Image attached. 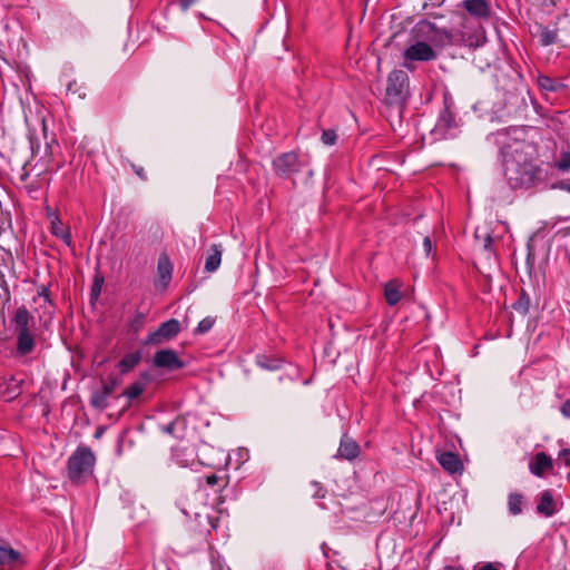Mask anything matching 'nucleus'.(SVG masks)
<instances>
[{"mask_svg":"<svg viewBox=\"0 0 570 570\" xmlns=\"http://www.w3.org/2000/svg\"><path fill=\"white\" fill-rule=\"evenodd\" d=\"M504 176L512 189H529L543 181L542 169L535 163L532 142L515 140L502 148Z\"/></svg>","mask_w":570,"mask_h":570,"instance_id":"nucleus-1","label":"nucleus"},{"mask_svg":"<svg viewBox=\"0 0 570 570\" xmlns=\"http://www.w3.org/2000/svg\"><path fill=\"white\" fill-rule=\"evenodd\" d=\"M96 456L90 448L78 446L67 462L68 478L72 483L83 482L91 473Z\"/></svg>","mask_w":570,"mask_h":570,"instance_id":"nucleus-2","label":"nucleus"},{"mask_svg":"<svg viewBox=\"0 0 570 570\" xmlns=\"http://www.w3.org/2000/svg\"><path fill=\"white\" fill-rule=\"evenodd\" d=\"M32 320L31 314L26 306L16 309L12 323L17 331L16 356H26L33 352L36 347L35 336L29 328V322Z\"/></svg>","mask_w":570,"mask_h":570,"instance_id":"nucleus-3","label":"nucleus"},{"mask_svg":"<svg viewBox=\"0 0 570 570\" xmlns=\"http://www.w3.org/2000/svg\"><path fill=\"white\" fill-rule=\"evenodd\" d=\"M409 97V76L404 70H393L387 76L385 104L402 109Z\"/></svg>","mask_w":570,"mask_h":570,"instance_id":"nucleus-4","label":"nucleus"},{"mask_svg":"<svg viewBox=\"0 0 570 570\" xmlns=\"http://www.w3.org/2000/svg\"><path fill=\"white\" fill-rule=\"evenodd\" d=\"M181 331L180 323L176 318L163 322L157 330L149 333L142 341L145 346H161L173 341Z\"/></svg>","mask_w":570,"mask_h":570,"instance_id":"nucleus-5","label":"nucleus"},{"mask_svg":"<svg viewBox=\"0 0 570 570\" xmlns=\"http://www.w3.org/2000/svg\"><path fill=\"white\" fill-rule=\"evenodd\" d=\"M438 57L435 50L424 41H416L409 46L403 52V66L409 70H414V61L428 62Z\"/></svg>","mask_w":570,"mask_h":570,"instance_id":"nucleus-6","label":"nucleus"},{"mask_svg":"<svg viewBox=\"0 0 570 570\" xmlns=\"http://www.w3.org/2000/svg\"><path fill=\"white\" fill-rule=\"evenodd\" d=\"M413 31L428 38L438 46H449L453 43V33L451 30L439 29L434 23L428 20L417 22Z\"/></svg>","mask_w":570,"mask_h":570,"instance_id":"nucleus-7","label":"nucleus"},{"mask_svg":"<svg viewBox=\"0 0 570 570\" xmlns=\"http://www.w3.org/2000/svg\"><path fill=\"white\" fill-rule=\"evenodd\" d=\"M303 163L295 151L283 153L273 160V169L282 178H289L302 170Z\"/></svg>","mask_w":570,"mask_h":570,"instance_id":"nucleus-8","label":"nucleus"},{"mask_svg":"<svg viewBox=\"0 0 570 570\" xmlns=\"http://www.w3.org/2000/svg\"><path fill=\"white\" fill-rule=\"evenodd\" d=\"M121 383L122 380L119 376L110 374L107 381L102 383L101 389L92 392L90 396V405L100 411L107 409V399Z\"/></svg>","mask_w":570,"mask_h":570,"instance_id":"nucleus-9","label":"nucleus"},{"mask_svg":"<svg viewBox=\"0 0 570 570\" xmlns=\"http://www.w3.org/2000/svg\"><path fill=\"white\" fill-rule=\"evenodd\" d=\"M153 366L167 371H178L186 366V363L179 358L176 351L171 348H163L157 351L151 360Z\"/></svg>","mask_w":570,"mask_h":570,"instance_id":"nucleus-10","label":"nucleus"},{"mask_svg":"<svg viewBox=\"0 0 570 570\" xmlns=\"http://www.w3.org/2000/svg\"><path fill=\"white\" fill-rule=\"evenodd\" d=\"M443 102H444V108L439 116V119L436 122V129L449 131V130L458 127L456 117H455L454 111L452 110L454 102L448 96H444Z\"/></svg>","mask_w":570,"mask_h":570,"instance_id":"nucleus-11","label":"nucleus"},{"mask_svg":"<svg viewBox=\"0 0 570 570\" xmlns=\"http://www.w3.org/2000/svg\"><path fill=\"white\" fill-rule=\"evenodd\" d=\"M360 453L361 448L358 443L348 434H343L337 453L334 458L353 461L360 455Z\"/></svg>","mask_w":570,"mask_h":570,"instance_id":"nucleus-12","label":"nucleus"},{"mask_svg":"<svg viewBox=\"0 0 570 570\" xmlns=\"http://www.w3.org/2000/svg\"><path fill=\"white\" fill-rule=\"evenodd\" d=\"M553 461L546 452H538L529 464L530 472L539 478L552 470Z\"/></svg>","mask_w":570,"mask_h":570,"instance_id":"nucleus-13","label":"nucleus"},{"mask_svg":"<svg viewBox=\"0 0 570 570\" xmlns=\"http://www.w3.org/2000/svg\"><path fill=\"white\" fill-rule=\"evenodd\" d=\"M173 275V263L166 253H161L157 263V277L158 282L164 288L168 286Z\"/></svg>","mask_w":570,"mask_h":570,"instance_id":"nucleus-14","label":"nucleus"},{"mask_svg":"<svg viewBox=\"0 0 570 570\" xmlns=\"http://www.w3.org/2000/svg\"><path fill=\"white\" fill-rule=\"evenodd\" d=\"M461 6L475 18L487 19L491 16L490 6L485 0H464Z\"/></svg>","mask_w":570,"mask_h":570,"instance_id":"nucleus-15","label":"nucleus"},{"mask_svg":"<svg viewBox=\"0 0 570 570\" xmlns=\"http://www.w3.org/2000/svg\"><path fill=\"white\" fill-rule=\"evenodd\" d=\"M16 563H23L21 553L6 540H0V566H14Z\"/></svg>","mask_w":570,"mask_h":570,"instance_id":"nucleus-16","label":"nucleus"},{"mask_svg":"<svg viewBox=\"0 0 570 570\" xmlns=\"http://www.w3.org/2000/svg\"><path fill=\"white\" fill-rule=\"evenodd\" d=\"M440 465L449 473L454 474L462 470V461L459 454L453 452H443L438 458Z\"/></svg>","mask_w":570,"mask_h":570,"instance_id":"nucleus-17","label":"nucleus"},{"mask_svg":"<svg viewBox=\"0 0 570 570\" xmlns=\"http://www.w3.org/2000/svg\"><path fill=\"white\" fill-rule=\"evenodd\" d=\"M557 511L556 502L553 500L552 493L550 490H544L540 494L539 502L537 504V512L547 518L552 517Z\"/></svg>","mask_w":570,"mask_h":570,"instance_id":"nucleus-18","label":"nucleus"},{"mask_svg":"<svg viewBox=\"0 0 570 570\" xmlns=\"http://www.w3.org/2000/svg\"><path fill=\"white\" fill-rule=\"evenodd\" d=\"M141 358L142 353L140 350L125 354L117 364L120 374L124 375L131 372L141 362Z\"/></svg>","mask_w":570,"mask_h":570,"instance_id":"nucleus-19","label":"nucleus"},{"mask_svg":"<svg viewBox=\"0 0 570 570\" xmlns=\"http://www.w3.org/2000/svg\"><path fill=\"white\" fill-rule=\"evenodd\" d=\"M537 35L539 36L540 45L543 47L551 46L558 41L559 29L557 26L550 28L541 23H537Z\"/></svg>","mask_w":570,"mask_h":570,"instance_id":"nucleus-20","label":"nucleus"},{"mask_svg":"<svg viewBox=\"0 0 570 570\" xmlns=\"http://www.w3.org/2000/svg\"><path fill=\"white\" fill-rule=\"evenodd\" d=\"M537 85L540 88V90H542V91L557 92V91H562V90L567 89L566 83H563L559 80H556V79H553L547 75H543V73H540L537 77Z\"/></svg>","mask_w":570,"mask_h":570,"instance_id":"nucleus-21","label":"nucleus"},{"mask_svg":"<svg viewBox=\"0 0 570 570\" xmlns=\"http://www.w3.org/2000/svg\"><path fill=\"white\" fill-rule=\"evenodd\" d=\"M401 285L397 279L387 282L384 286V296L390 306H395L402 298Z\"/></svg>","mask_w":570,"mask_h":570,"instance_id":"nucleus-22","label":"nucleus"},{"mask_svg":"<svg viewBox=\"0 0 570 570\" xmlns=\"http://www.w3.org/2000/svg\"><path fill=\"white\" fill-rule=\"evenodd\" d=\"M22 380H18L16 377H10L0 386V391L3 395H6L9 400H13L21 394V385Z\"/></svg>","mask_w":570,"mask_h":570,"instance_id":"nucleus-23","label":"nucleus"},{"mask_svg":"<svg viewBox=\"0 0 570 570\" xmlns=\"http://www.w3.org/2000/svg\"><path fill=\"white\" fill-rule=\"evenodd\" d=\"M222 252H223V249H222L220 245L213 244L210 246V253L207 256L206 262H205V271L206 272L213 273L219 267L220 262H222Z\"/></svg>","mask_w":570,"mask_h":570,"instance_id":"nucleus-24","label":"nucleus"},{"mask_svg":"<svg viewBox=\"0 0 570 570\" xmlns=\"http://www.w3.org/2000/svg\"><path fill=\"white\" fill-rule=\"evenodd\" d=\"M8 10L0 4V57L2 58L3 46L8 41Z\"/></svg>","mask_w":570,"mask_h":570,"instance_id":"nucleus-25","label":"nucleus"},{"mask_svg":"<svg viewBox=\"0 0 570 570\" xmlns=\"http://www.w3.org/2000/svg\"><path fill=\"white\" fill-rule=\"evenodd\" d=\"M51 233L53 236L60 238L61 240H63L65 244H67L68 246L71 245V235H70V232L68 228H66L63 226V224L61 223V220L59 218H55L52 222H51Z\"/></svg>","mask_w":570,"mask_h":570,"instance_id":"nucleus-26","label":"nucleus"},{"mask_svg":"<svg viewBox=\"0 0 570 570\" xmlns=\"http://www.w3.org/2000/svg\"><path fill=\"white\" fill-rule=\"evenodd\" d=\"M554 166L560 171H568L570 169V146L562 145L559 155L554 159Z\"/></svg>","mask_w":570,"mask_h":570,"instance_id":"nucleus-27","label":"nucleus"},{"mask_svg":"<svg viewBox=\"0 0 570 570\" xmlns=\"http://www.w3.org/2000/svg\"><path fill=\"white\" fill-rule=\"evenodd\" d=\"M523 495L519 492H512L508 497V509L512 515L521 514L523 511Z\"/></svg>","mask_w":570,"mask_h":570,"instance_id":"nucleus-28","label":"nucleus"},{"mask_svg":"<svg viewBox=\"0 0 570 570\" xmlns=\"http://www.w3.org/2000/svg\"><path fill=\"white\" fill-rule=\"evenodd\" d=\"M256 363L258 366L265 370L275 371L282 366V360L268 355H258L256 357Z\"/></svg>","mask_w":570,"mask_h":570,"instance_id":"nucleus-29","label":"nucleus"},{"mask_svg":"<svg viewBox=\"0 0 570 570\" xmlns=\"http://www.w3.org/2000/svg\"><path fill=\"white\" fill-rule=\"evenodd\" d=\"M512 308L521 315H527L530 308V297L522 291L517 302L512 304Z\"/></svg>","mask_w":570,"mask_h":570,"instance_id":"nucleus-30","label":"nucleus"},{"mask_svg":"<svg viewBox=\"0 0 570 570\" xmlns=\"http://www.w3.org/2000/svg\"><path fill=\"white\" fill-rule=\"evenodd\" d=\"M145 391V384L137 381V382H134L132 384H130L124 392H122V396H126L128 400H135L137 397H139L142 392Z\"/></svg>","mask_w":570,"mask_h":570,"instance_id":"nucleus-31","label":"nucleus"},{"mask_svg":"<svg viewBox=\"0 0 570 570\" xmlns=\"http://www.w3.org/2000/svg\"><path fill=\"white\" fill-rule=\"evenodd\" d=\"M214 324H215V318L212 316H207L198 323L197 327L194 330V334H196V335L205 334L213 328Z\"/></svg>","mask_w":570,"mask_h":570,"instance_id":"nucleus-32","label":"nucleus"},{"mask_svg":"<svg viewBox=\"0 0 570 570\" xmlns=\"http://www.w3.org/2000/svg\"><path fill=\"white\" fill-rule=\"evenodd\" d=\"M337 135L334 129H326L322 134V141L324 145L332 146L336 142Z\"/></svg>","mask_w":570,"mask_h":570,"instance_id":"nucleus-33","label":"nucleus"},{"mask_svg":"<svg viewBox=\"0 0 570 570\" xmlns=\"http://www.w3.org/2000/svg\"><path fill=\"white\" fill-rule=\"evenodd\" d=\"M144 322H145V315L142 313L138 312V313H136L134 318L130 321L129 326L134 332H138L142 327Z\"/></svg>","mask_w":570,"mask_h":570,"instance_id":"nucleus-34","label":"nucleus"},{"mask_svg":"<svg viewBox=\"0 0 570 570\" xmlns=\"http://www.w3.org/2000/svg\"><path fill=\"white\" fill-rule=\"evenodd\" d=\"M38 297H42L45 303L53 306V302L50 298L49 288L46 285H40L37 291Z\"/></svg>","mask_w":570,"mask_h":570,"instance_id":"nucleus-35","label":"nucleus"},{"mask_svg":"<svg viewBox=\"0 0 570 570\" xmlns=\"http://www.w3.org/2000/svg\"><path fill=\"white\" fill-rule=\"evenodd\" d=\"M104 279L102 278H96L92 286H91V298H97L100 295L101 287H102Z\"/></svg>","mask_w":570,"mask_h":570,"instance_id":"nucleus-36","label":"nucleus"},{"mask_svg":"<svg viewBox=\"0 0 570 570\" xmlns=\"http://www.w3.org/2000/svg\"><path fill=\"white\" fill-rule=\"evenodd\" d=\"M130 167L131 169L134 170V173L141 179V180H146L147 179V176L145 174V170L142 167L140 166H137L135 165L134 163L130 164Z\"/></svg>","mask_w":570,"mask_h":570,"instance_id":"nucleus-37","label":"nucleus"},{"mask_svg":"<svg viewBox=\"0 0 570 570\" xmlns=\"http://www.w3.org/2000/svg\"><path fill=\"white\" fill-rule=\"evenodd\" d=\"M556 188H560L562 190H566L568 193H570V179H562L560 181H558L557 184H554Z\"/></svg>","mask_w":570,"mask_h":570,"instance_id":"nucleus-38","label":"nucleus"},{"mask_svg":"<svg viewBox=\"0 0 570 570\" xmlns=\"http://www.w3.org/2000/svg\"><path fill=\"white\" fill-rule=\"evenodd\" d=\"M176 421H171L161 428L163 432L175 436Z\"/></svg>","mask_w":570,"mask_h":570,"instance_id":"nucleus-39","label":"nucleus"},{"mask_svg":"<svg viewBox=\"0 0 570 570\" xmlns=\"http://www.w3.org/2000/svg\"><path fill=\"white\" fill-rule=\"evenodd\" d=\"M445 0H429L423 4V9L426 10L429 8H439L444 3Z\"/></svg>","mask_w":570,"mask_h":570,"instance_id":"nucleus-40","label":"nucleus"},{"mask_svg":"<svg viewBox=\"0 0 570 570\" xmlns=\"http://www.w3.org/2000/svg\"><path fill=\"white\" fill-rule=\"evenodd\" d=\"M205 481H206V484L209 485V487H215L218 484V482L220 481V478L217 476L216 474H210V475H207L205 478Z\"/></svg>","mask_w":570,"mask_h":570,"instance_id":"nucleus-41","label":"nucleus"},{"mask_svg":"<svg viewBox=\"0 0 570 570\" xmlns=\"http://www.w3.org/2000/svg\"><path fill=\"white\" fill-rule=\"evenodd\" d=\"M212 570H230L229 568L225 569L224 564L219 561V559L212 556Z\"/></svg>","mask_w":570,"mask_h":570,"instance_id":"nucleus-42","label":"nucleus"},{"mask_svg":"<svg viewBox=\"0 0 570 570\" xmlns=\"http://www.w3.org/2000/svg\"><path fill=\"white\" fill-rule=\"evenodd\" d=\"M177 2L183 11H187L196 0H177Z\"/></svg>","mask_w":570,"mask_h":570,"instance_id":"nucleus-43","label":"nucleus"},{"mask_svg":"<svg viewBox=\"0 0 570 570\" xmlns=\"http://www.w3.org/2000/svg\"><path fill=\"white\" fill-rule=\"evenodd\" d=\"M559 456L563 460L566 465H570V449H562Z\"/></svg>","mask_w":570,"mask_h":570,"instance_id":"nucleus-44","label":"nucleus"},{"mask_svg":"<svg viewBox=\"0 0 570 570\" xmlns=\"http://www.w3.org/2000/svg\"><path fill=\"white\" fill-rule=\"evenodd\" d=\"M423 247H424L425 254L429 256L432 252V240L429 236L424 237Z\"/></svg>","mask_w":570,"mask_h":570,"instance_id":"nucleus-45","label":"nucleus"},{"mask_svg":"<svg viewBox=\"0 0 570 570\" xmlns=\"http://www.w3.org/2000/svg\"><path fill=\"white\" fill-rule=\"evenodd\" d=\"M563 416L570 419V399H568L560 409Z\"/></svg>","mask_w":570,"mask_h":570,"instance_id":"nucleus-46","label":"nucleus"},{"mask_svg":"<svg viewBox=\"0 0 570 570\" xmlns=\"http://www.w3.org/2000/svg\"><path fill=\"white\" fill-rule=\"evenodd\" d=\"M491 245H492V237L490 234H487L485 237H484V240H483V248L485 250L490 249L491 248Z\"/></svg>","mask_w":570,"mask_h":570,"instance_id":"nucleus-47","label":"nucleus"},{"mask_svg":"<svg viewBox=\"0 0 570 570\" xmlns=\"http://www.w3.org/2000/svg\"><path fill=\"white\" fill-rule=\"evenodd\" d=\"M478 570H500L495 564L488 562L481 566Z\"/></svg>","mask_w":570,"mask_h":570,"instance_id":"nucleus-48","label":"nucleus"},{"mask_svg":"<svg viewBox=\"0 0 570 570\" xmlns=\"http://www.w3.org/2000/svg\"><path fill=\"white\" fill-rule=\"evenodd\" d=\"M140 379L142 380L141 383H144L146 385L147 383H149L151 381V375L149 372H141Z\"/></svg>","mask_w":570,"mask_h":570,"instance_id":"nucleus-49","label":"nucleus"},{"mask_svg":"<svg viewBox=\"0 0 570 570\" xmlns=\"http://www.w3.org/2000/svg\"><path fill=\"white\" fill-rule=\"evenodd\" d=\"M27 165L28 164H24V166L22 167V173L20 174L21 181H26L29 177V171L27 170Z\"/></svg>","mask_w":570,"mask_h":570,"instance_id":"nucleus-50","label":"nucleus"},{"mask_svg":"<svg viewBox=\"0 0 570 570\" xmlns=\"http://www.w3.org/2000/svg\"><path fill=\"white\" fill-rule=\"evenodd\" d=\"M444 570H464V568L460 564L458 566H446L444 567Z\"/></svg>","mask_w":570,"mask_h":570,"instance_id":"nucleus-51","label":"nucleus"},{"mask_svg":"<svg viewBox=\"0 0 570 570\" xmlns=\"http://www.w3.org/2000/svg\"><path fill=\"white\" fill-rule=\"evenodd\" d=\"M102 433H104V428H98L95 433V438L96 439L100 438Z\"/></svg>","mask_w":570,"mask_h":570,"instance_id":"nucleus-52","label":"nucleus"},{"mask_svg":"<svg viewBox=\"0 0 570 570\" xmlns=\"http://www.w3.org/2000/svg\"><path fill=\"white\" fill-rule=\"evenodd\" d=\"M316 495L321 497V498H324V493L320 494L318 492L316 493Z\"/></svg>","mask_w":570,"mask_h":570,"instance_id":"nucleus-53","label":"nucleus"}]
</instances>
